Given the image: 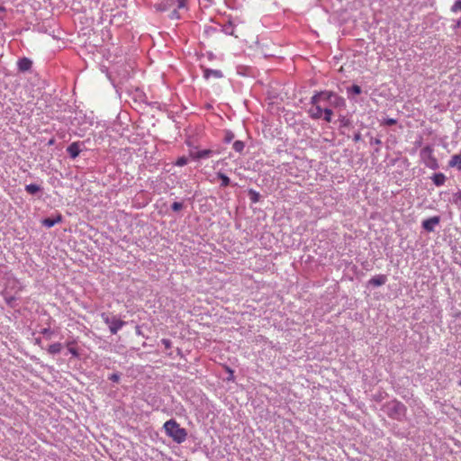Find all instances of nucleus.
Returning a JSON list of instances; mask_svg holds the SVG:
<instances>
[{
	"instance_id": "obj_1",
	"label": "nucleus",
	"mask_w": 461,
	"mask_h": 461,
	"mask_svg": "<svg viewBox=\"0 0 461 461\" xmlns=\"http://www.w3.org/2000/svg\"><path fill=\"white\" fill-rule=\"evenodd\" d=\"M331 97H334L337 104H344L343 99L331 92H320L312 97V106L309 110L311 116L314 119H320L323 114L324 103L329 101Z\"/></svg>"
},
{
	"instance_id": "obj_2",
	"label": "nucleus",
	"mask_w": 461,
	"mask_h": 461,
	"mask_svg": "<svg viewBox=\"0 0 461 461\" xmlns=\"http://www.w3.org/2000/svg\"><path fill=\"white\" fill-rule=\"evenodd\" d=\"M164 429L166 434L178 444L183 443L186 439V430L184 428H181L180 425L173 419L165 422Z\"/></svg>"
},
{
	"instance_id": "obj_3",
	"label": "nucleus",
	"mask_w": 461,
	"mask_h": 461,
	"mask_svg": "<svg viewBox=\"0 0 461 461\" xmlns=\"http://www.w3.org/2000/svg\"><path fill=\"white\" fill-rule=\"evenodd\" d=\"M386 412L389 417L401 420L406 413V407L399 401H392L386 405Z\"/></svg>"
},
{
	"instance_id": "obj_4",
	"label": "nucleus",
	"mask_w": 461,
	"mask_h": 461,
	"mask_svg": "<svg viewBox=\"0 0 461 461\" xmlns=\"http://www.w3.org/2000/svg\"><path fill=\"white\" fill-rule=\"evenodd\" d=\"M102 320L104 322L108 325L109 330L112 334H116L119 330H121L126 322L117 318V316L113 315L111 313L103 312L101 314Z\"/></svg>"
},
{
	"instance_id": "obj_5",
	"label": "nucleus",
	"mask_w": 461,
	"mask_h": 461,
	"mask_svg": "<svg viewBox=\"0 0 461 461\" xmlns=\"http://www.w3.org/2000/svg\"><path fill=\"white\" fill-rule=\"evenodd\" d=\"M440 217L433 216L429 219H426L422 221V227L425 230L431 232L434 230L435 227L439 223Z\"/></svg>"
},
{
	"instance_id": "obj_6",
	"label": "nucleus",
	"mask_w": 461,
	"mask_h": 461,
	"mask_svg": "<svg viewBox=\"0 0 461 461\" xmlns=\"http://www.w3.org/2000/svg\"><path fill=\"white\" fill-rule=\"evenodd\" d=\"M222 73L221 70H217V69H210V68H204L203 69V77L205 79H209L211 77H213V78H221L222 77Z\"/></svg>"
},
{
	"instance_id": "obj_7",
	"label": "nucleus",
	"mask_w": 461,
	"mask_h": 461,
	"mask_svg": "<svg viewBox=\"0 0 461 461\" xmlns=\"http://www.w3.org/2000/svg\"><path fill=\"white\" fill-rule=\"evenodd\" d=\"M67 151H68V153L69 154V156H70L72 158H76L79 155V153H80V151H81V149H80V144H79L78 142H73V143H71V144L68 147Z\"/></svg>"
},
{
	"instance_id": "obj_8",
	"label": "nucleus",
	"mask_w": 461,
	"mask_h": 461,
	"mask_svg": "<svg viewBox=\"0 0 461 461\" xmlns=\"http://www.w3.org/2000/svg\"><path fill=\"white\" fill-rule=\"evenodd\" d=\"M32 61L27 58H23L19 59L17 65L18 68L22 72L28 71L32 68Z\"/></svg>"
},
{
	"instance_id": "obj_9",
	"label": "nucleus",
	"mask_w": 461,
	"mask_h": 461,
	"mask_svg": "<svg viewBox=\"0 0 461 461\" xmlns=\"http://www.w3.org/2000/svg\"><path fill=\"white\" fill-rule=\"evenodd\" d=\"M448 165L451 167H456L457 169L461 170V152L452 156Z\"/></svg>"
},
{
	"instance_id": "obj_10",
	"label": "nucleus",
	"mask_w": 461,
	"mask_h": 461,
	"mask_svg": "<svg viewBox=\"0 0 461 461\" xmlns=\"http://www.w3.org/2000/svg\"><path fill=\"white\" fill-rule=\"evenodd\" d=\"M62 221L61 215H58L55 219L46 218L42 221V224L48 228L53 227L55 224Z\"/></svg>"
},
{
	"instance_id": "obj_11",
	"label": "nucleus",
	"mask_w": 461,
	"mask_h": 461,
	"mask_svg": "<svg viewBox=\"0 0 461 461\" xmlns=\"http://www.w3.org/2000/svg\"><path fill=\"white\" fill-rule=\"evenodd\" d=\"M432 181L437 186L443 185L446 181V176L443 173H437L432 176Z\"/></svg>"
},
{
	"instance_id": "obj_12",
	"label": "nucleus",
	"mask_w": 461,
	"mask_h": 461,
	"mask_svg": "<svg viewBox=\"0 0 461 461\" xmlns=\"http://www.w3.org/2000/svg\"><path fill=\"white\" fill-rule=\"evenodd\" d=\"M386 276L384 275L377 276L369 281V284L375 286H380L385 284Z\"/></svg>"
},
{
	"instance_id": "obj_13",
	"label": "nucleus",
	"mask_w": 461,
	"mask_h": 461,
	"mask_svg": "<svg viewBox=\"0 0 461 461\" xmlns=\"http://www.w3.org/2000/svg\"><path fill=\"white\" fill-rule=\"evenodd\" d=\"M212 154V150L211 149H203L194 153V158L201 159L209 158Z\"/></svg>"
},
{
	"instance_id": "obj_14",
	"label": "nucleus",
	"mask_w": 461,
	"mask_h": 461,
	"mask_svg": "<svg viewBox=\"0 0 461 461\" xmlns=\"http://www.w3.org/2000/svg\"><path fill=\"white\" fill-rule=\"evenodd\" d=\"M62 349V345L60 343H53L51 345H50L49 348H48V352L51 355H55V354H58L61 351Z\"/></svg>"
},
{
	"instance_id": "obj_15",
	"label": "nucleus",
	"mask_w": 461,
	"mask_h": 461,
	"mask_svg": "<svg viewBox=\"0 0 461 461\" xmlns=\"http://www.w3.org/2000/svg\"><path fill=\"white\" fill-rule=\"evenodd\" d=\"M25 190L30 194H35L41 190V187L35 184H30L25 186Z\"/></svg>"
},
{
	"instance_id": "obj_16",
	"label": "nucleus",
	"mask_w": 461,
	"mask_h": 461,
	"mask_svg": "<svg viewBox=\"0 0 461 461\" xmlns=\"http://www.w3.org/2000/svg\"><path fill=\"white\" fill-rule=\"evenodd\" d=\"M3 296H4V299L5 300L6 303L9 306H11V307H14L15 306V301H16V297L15 296L8 295L5 293H3Z\"/></svg>"
},
{
	"instance_id": "obj_17",
	"label": "nucleus",
	"mask_w": 461,
	"mask_h": 461,
	"mask_svg": "<svg viewBox=\"0 0 461 461\" xmlns=\"http://www.w3.org/2000/svg\"><path fill=\"white\" fill-rule=\"evenodd\" d=\"M233 149L235 151L239 152V153H241L245 148V144L243 141L241 140H236L234 143H233Z\"/></svg>"
},
{
	"instance_id": "obj_18",
	"label": "nucleus",
	"mask_w": 461,
	"mask_h": 461,
	"mask_svg": "<svg viewBox=\"0 0 461 461\" xmlns=\"http://www.w3.org/2000/svg\"><path fill=\"white\" fill-rule=\"evenodd\" d=\"M217 176L221 180V186L225 187L230 185V178L226 175L220 172L217 174Z\"/></svg>"
},
{
	"instance_id": "obj_19",
	"label": "nucleus",
	"mask_w": 461,
	"mask_h": 461,
	"mask_svg": "<svg viewBox=\"0 0 461 461\" xmlns=\"http://www.w3.org/2000/svg\"><path fill=\"white\" fill-rule=\"evenodd\" d=\"M324 120L328 122L331 121L332 111L326 105L323 107Z\"/></svg>"
},
{
	"instance_id": "obj_20",
	"label": "nucleus",
	"mask_w": 461,
	"mask_h": 461,
	"mask_svg": "<svg viewBox=\"0 0 461 461\" xmlns=\"http://www.w3.org/2000/svg\"><path fill=\"white\" fill-rule=\"evenodd\" d=\"M250 199L253 203L259 201V194L254 190H249Z\"/></svg>"
},
{
	"instance_id": "obj_21",
	"label": "nucleus",
	"mask_w": 461,
	"mask_h": 461,
	"mask_svg": "<svg viewBox=\"0 0 461 461\" xmlns=\"http://www.w3.org/2000/svg\"><path fill=\"white\" fill-rule=\"evenodd\" d=\"M451 12L452 13H457L461 12V0H457L452 6H451Z\"/></svg>"
},
{
	"instance_id": "obj_22",
	"label": "nucleus",
	"mask_w": 461,
	"mask_h": 461,
	"mask_svg": "<svg viewBox=\"0 0 461 461\" xmlns=\"http://www.w3.org/2000/svg\"><path fill=\"white\" fill-rule=\"evenodd\" d=\"M171 208L175 212H178L183 208V203L179 202H174L171 205Z\"/></svg>"
},
{
	"instance_id": "obj_23",
	"label": "nucleus",
	"mask_w": 461,
	"mask_h": 461,
	"mask_svg": "<svg viewBox=\"0 0 461 461\" xmlns=\"http://www.w3.org/2000/svg\"><path fill=\"white\" fill-rule=\"evenodd\" d=\"M108 379L114 383H118L121 379V375L119 373H113L108 377Z\"/></svg>"
},
{
	"instance_id": "obj_24",
	"label": "nucleus",
	"mask_w": 461,
	"mask_h": 461,
	"mask_svg": "<svg viewBox=\"0 0 461 461\" xmlns=\"http://www.w3.org/2000/svg\"><path fill=\"white\" fill-rule=\"evenodd\" d=\"M187 161H188V160H187V158H186L185 157H181V158H179L176 160V166H179V167H183V166H185V165H186V164H187Z\"/></svg>"
},
{
	"instance_id": "obj_25",
	"label": "nucleus",
	"mask_w": 461,
	"mask_h": 461,
	"mask_svg": "<svg viewBox=\"0 0 461 461\" xmlns=\"http://www.w3.org/2000/svg\"><path fill=\"white\" fill-rule=\"evenodd\" d=\"M350 91L355 95H360L362 92L361 87L357 85H353L350 88Z\"/></svg>"
},
{
	"instance_id": "obj_26",
	"label": "nucleus",
	"mask_w": 461,
	"mask_h": 461,
	"mask_svg": "<svg viewBox=\"0 0 461 461\" xmlns=\"http://www.w3.org/2000/svg\"><path fill=\"white\" fill-rule=\"evenodd\" d=\"M169 18L172 19V20H178V19H180L179 12L177 10H173L170 13V14H169Z\"/></svg>"
},
{
	"instance_id": "obj_27",
	"label": "nucleus",
	"mask_w": 461,
	"mask_h": 461,
	"mask_svg": "<svg viewBox=\"0 0 461 461\" xmlns=\"http://www.w3.org/2000/svg\"><path fill=\"white\" fill-rule=\"evenodd\" d=\"M161 343L164 345L165 348L168 349L172 347V342L168 339H162Z\"/></svg>"
},
{
	"instance_id": "obj_28",
	"label": "nucleus",
	"mask_w": 461,
	"mask_h": 461,
	"mask_svg": "<svg viewBox=\"0 0 461 461\" xmlns=\"http://www.w3.org/2000/svg\"><path fill=\"white\" fill-rule=\"evenodd\" d=\"M41 333L48 338L50 337V335L53 333L50 328L42 329Z\"/></svg>"
},
{
	"instance_id": "obj_29",
	"label": "nucleus",
	"mask_w": 461,
	"mask_h": 461,
	"mask_svg": "<svg viewBox=\"0 0 461 461\" xmlns=\"http://www.w3.org/2000/svg\"><path fill=\"white\" fill-rule=\"evenodd\" d=\"M68 351H69V353H71L74 357H78V352H77V348H75L74 347H72L70 344H68Z\"/></svg>"
},
{
	"instance_id": "obj_30",
	"label": "nucleus",
	"mask_w": 461,
	"mask_h": 461,
	"mask_svg": "<svg viewBox=\"0 0 461 461\" xmlns=\"http://www.w3.org/2000/svg\"><path fill=\"white\" fill-rule=\"evenodd\" d=\"M396 122H397V121L395 119H393V118H389V119H386L384 121V124L385 125H389V126L390 125H394V124H396Z\"/></svg>"
},
{
	"instance_id": "obj_31",
	"label": "nucleus",
	"mask_w": 461,
	"mask_h": 461,
	"mask_svg": "<svg viewBox=\"0 0 461 461\" xmlns=\"http://www.w3.org/2000/svg\"><path fill=\"white\" fill-rule=\"evenodd\" d=\"M428 167L436 169L438 167L437 160L435 158L431 159V161L428 164Z\"/></svg>"
},
{
	"instance_id": "obj_32",
	"label": "nucleus",
	"mask_w": 461,
	"mask_h": 461,
	"mask_svg": "<svg viewBox=\"0 0 461 461\" xmlns=\"http://www.w3.org/2000/svg\"><path fill=\"white\" fill-rule=\"evenodd\" d=\"M185 5H186V1L185 0H177V7L179 9L185 8Z\"/></svg>"
},
{
	"instance_id": "obj_33",
	"label": "nucleus",
	"mask_w": 461,
	"mask_h": 461,
	"mask_svg": "<svg viewBox=\"0 0 461 461\" xmlns=\"http://www.w3.org/2000/svg\"><path fill=\"white\" fill-rule=\"evenodd\" d=\"M136 333L142 336L141 329L140 326H136Z\"/></svg>"
},
{
	"instance_id": "obj_34",
	"label": "nucleus",
	"mask_w": 461,
	"mask_h": 461,
	"mask_svg": "<svg viewBox=\"0 0 461 461\" xmlns=\"http://www.w3.org/2000/svg\"><path fill=\"white\" fill-rule=\"evenodd\" d=\"M455 28H461V18L457 20L456 24L455 25Z\"/></svg>"
},
{
	"instance_id": "obj_35",
	"label": "nucleus",
	"mask_w": 461,
	"mask_h": 461,
	"mask_svg": "<svg viewBox=\"0 0 461 461\" xmlns=\"http://www.w3.org/2000/svg\"><path fill=\"white\" fill-rule=\"evenodd\" d=\"M354 140L356 141L359 140H360V134L359 133L356 134Z\"/></svg>"
},
{
	"instance_id": "obj_36",
	"label": "nucleus",
	"mask_w": 461,
	"mask_h": 461,
	"mask_svg": "<svg viewBox=\"0 0 461 461\" xmlns=\"http://www.w3.org/2000/svg\"><path fill=\"white\" fill-rule=\"evenodd\" d=\"M232 138H233V136H232V135H230V136H227V137H226V141H227V142H230V141L232 140Z\"/></svg>"
}]
</instances>
